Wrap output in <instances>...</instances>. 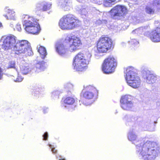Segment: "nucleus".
Wrapping results in <instances>:
<instances>
[{
    "mask_svg": "<svg viewBox=\"0 0 160 160\" xmlns=\"http://www.w3.org/2000/svg\"><path fill=\"white\" fill-rule=\"evenodd\" d=\"M128 140L136 145V153L142 160H154L159 152L160 148L153 142L147 141L144 142L143 139L139 140L133 129L130 130L128 134Z\"/></svg>",
    "mask_w": 160,
    "mask_h": 160,
    "instance_id": "1",
    "label": "nucleus"
},
{
    "mask_svg": "<svg viewBox=\"0 0 160 160\" xmlns=\"http://www.w3.org/2000/svg\"><path fill=\"white\" fill-rule=\"evenodd\" d=\"M4 39L2 48L5 50L11 49L15 54L19 55L25 54L26 56L33 55L30 44L26 40L18 41L16 42V37L13 35L2 37Z\"/></svg>",
    "mask_w": 160,
    "mask_h": 160,
    "instance_id": "2",
    "label": "nucleus"
},
{
    "mask_svg": "<svg viewBox=\"0 0 160 160\" xmlns=\"http://www.w3.org/2000/svg\"><path fill=\"white\" fill-rule=\"evenodd\" d=\"M65 42L67 44H64L61 41H58L55 44L56 51L61 56L65 55L68 51L71 52H75L79 48L82 44L80 38L75 35L67 37Z\"/></svg>",
    "mask_w": 160,
    "mask_h": 160,
    "instance_id": "3",
    "label": "nucleus"
},
{
    "mask_svg": "<svg viewBox=\"0 0 160 160\" xmlns=\"http://www.w3.org/2000/svg\"><path fill=\"white\" fill-rule=\"evenodd\" d=\"M92 55L89 52L85 54L79 53L73 58L72 65L74 70L78 71L85 70L91 60Z\"/></svg>",
    "mask_w": 160,
    "mask_h": 160,
    "instance_id": "4",
    "label": "nucleus"
},
{
    "mask_svg": "<svg viewBox=\"0 0 160 160\" xmlns=\"http://www.w3.org/2000/svg\"><path fill=\"white\" fill-rule=\"evenodd\" d=\"M22 18L23 27L27 32L34 34L39 33L40 30V26L33 17L23 14Z\"/></svg>",
    "mask_w": 160,
    "mask_h": 160,
    "instance_id": "5",
    "label": "nucleus"
},
{
    "mask_svg": "<svg viewBox=\"0 0 160 160\" xmlns=\"http://www.w3.org/2000/svg\"><path fill=\"white\" fill-rule=\"evenodd\" d=\"M136 71V70L133 67H129L127 68L124 72L127 84L134 88H138L141 84L140 78Z\"/></svg>",
    "mask_w": 160,
    "mask_h": 160,
    "instance_id": "6",
    "label": "nucleus"
},
{
    "mask_svg": "<svg viewBox=\"0 0 160 160\" xmlns=\"http://www.w3.org/2000/svg\"><path fill=\"white\" fill-rule=\"evenodd\" d=\"M80 24V21L71 14L64 16L59 22V27L63 30L72 29Z\"/></svg>",
    "mask_w": 160,
    "mask_h": 160,
    "instance_id": "7",
    "label": "nucleus"
},
{
    "mask_svg": "<svg viewBox=\"0 0 160 160\" xmlns=\"http://www.w3.org/2000/svg\"><path fill=\"white\" fill-rule=\"evenodd\" d=\"M117 61L113 56H109L104 61L102 69L104 73H110L113 72L117 66Z\"/></svg>",
    "mask_w": 160,
    "mask_h": 160,
    "instance_id": "8",
    "label": "nucleus"
},
{
    "mask_svg": "<svg viewBox=\"0 0 160 160\" xmlns=\"http://www.w3.org/2000/svg\"><path fill=\"white\" fill-rule=\"evenodd\" d=\"M112 41L110 38L102 37L97 43V50L100 52H106L112 47Z\"/></svg>",
    "mask_w": 160,
    "mask_h": 160,
    "instance_id": "9",
    "label": "nucleus"
},
{
    "mask_svg": "<svg viewBox=\"0 0 160 160\" xmlns=\"http://www.w3.org/2000/svg\"><path fill=\"white\" fill-rule=\"evenodd\" d=\"M120 106L124 110H131L134 107V102L132 96L127 95L122 97L120 100Z\"/></svg>",
    "mask_w": 160,
    "mask_h": 160,
    "instance_id": "10",
    "label": "nucleus"
},
{
    "mask_svg": "<svg viewBox=\"0 0 160 160\" xmlns=\"http://www.w3.org/2000/svg\"><path fill=\"white\" fill-rule=\"evenodd\" d=\"M110 12L113 18L118 19L120 17L126 15L128 13V10L125 6L118 5L112 9Z\"/></svg>",
    "mask_w": 160,
    "mask_h": 160,
    "instance_id": "11",
    "label": "nucleus"
},
{
    "mask_svg": "<svg viewBox=\"0 0 160 160\" xmlns=\"http://www.w3.org/2000/svg\"><path fill=\"white\" fill-rule=\"evenodd\" d=\"M141 70L142 77L146 83L149 84H152L156 82L157 77L152 72L143 67H142Z\"/></svg>",
    "mask_w": 160,
    "mask_h": 160,
    "instance_id": "12",
    "label": "nucleus"
},
{
    "mask_svg": "<svg viewBox=\"0 0 160 160\" xmlns=\"http://www.w3.org/2000/svg\"><path fill=\"white\" fill-rule=\"evenodd\" d=\"M96 91V88L92 86H84L82 91L83 96L86 99H92L94 96L93 93Z\"/></svg>",
    "mask_w": 160,
    "mask_h": 160,
    "instance_id": "13",
    "label": "nucleus"
},
{
    "mask_svg": "<svg viewBox=\"0 0 160 160\" xmlns=\"http://www.w3.org/2000/svg\"><path fill=\"white\" fill-rule=\"evenodd\" d=\"M46 63L42 61H37L35 64L32 66L34 72H39L43 71L46 68Z\"/></svg>",
    "mask_w": 160,
    "mask_h": 160,
    "instance_id": "14",
    "label": "nucleus"
},
{
    "mask_svg": "<svg viewBox=\"0 0 160 160\" xmlns=\"http://www.w3.org/2000/svg\"><path fill=\"white\" fill-rule=\"evenodd\" d=\"M150 39L154 42H160V27H157L152 32L150 36Z\"/></svg>",
    "mask_w": 160,
    "mask_h": 160,
    "instance_id": "15",
    "label": "nucleus"
},
{
    "mask_svg": "<svg viewBox=\"0 0 160 160\" xmlns=\"http://www.w3.org/2000/svg\"><path fill=\"white\" fill-rule=\"evenodd\" d=\"M58 4L64 11H68L71 8V3L69 0H59Z\"/></svg>",
    "mask_w": 160,
    "mask_h": 160,
    "instance_id": "16",
    "label": "nucleus"
},
{
    "mask_svg": "<svg viewBox=\"0 0 160 160\" xmlns=\"http://www.w3.org/2000/svg\"><path fill=\"white\" fill-rule=\"evenodd\" d=\"M75 102V99L72 97H69L61 101V106L62 108H67L69 106L73 104Z\"/></svg>",
    "mask_w": 160,
    "mask_h": 160,
    "instance_id": "17",
    "label": "nucleus"
},
{
    "mask_svg": "<svg viewBox=\"0 0 160 160\" xmlns=\"http://www.w3.org/2000/svg\"><path fill=\"white\" fill-rule=\"evenodd\" d=\"M5 12H7L8 16L6 15L4 16L8 19H11L15 20L17 19V17L15 15V12L12 9H9L8 7H6L4 9Z\"/></svg>",
    "mask_w": 160,
    "mask_h": 160,
    "instance_id": "18",
    "label": "nucleus"
},
{
    "mask_svg": "<svg viewBox=\"0 0 160 160\" xmlns=\"http://www.w3.org/2000/svg\"><path fill=\"white\" fill-rule=\"evenodd\" d=\"M20 72L23 74L26 75L31 72H34L32 67L30 68L29 64L25 63L20 67Z\"/></svg>",
    "mask_w": 160,
    "mask_h": 160,
    "instance_id": "19",
    "label": "nucleus"
},
{
    "mask_svg": "<svg viewBox=\"0 0 160 160\" xmlns=\"http://www.w3.org/2000/svg\"><path fill=\"white\" fill-rule=\"evenodd\" d=\"M145 12L149 15H153L155 13V9L154 6L152 4L148 5L145 8Z\"/></svg>",
    "mask_w": 160,
    "mask_h": 160,
    "instance_id": "20",
    "label": "nucleus"
},
{
    "mask_svg": "<svg viewBox=\"0 0 160 160\" xmlns=\"http://www.w3.org/2000/svg\"><path fill=\"white\" fill-rule=\"evenodd\" d=\"M38 52H39L42 59H44L47 55V53L45 48L42 46H40L38 48Z\"/></svg>",
    "mask_w": 160,
    "mask_h": 160,
    "instance_id": "21",
    "label": "nucleus"
},
{
    "mask_svg": "<svg viewBox=\"0 0 160 160\" xmlns=\"http://www.w3.org/2000/svg\"><path fill=\"white\" fill-rule=\"evenodd\" d=\"M81 14L82 16H83V17L84 18V16L87 17L89 19L91 17V14L88 8L82 9L81 11Z\"/></svg>",
    "mask_w": 160,
    "mask_h": 160,
    "instance_id": "22",
    "label": "nucleus"
},
{
    "mask_svg": "<svg viewBox=\"0 0 160 160\" xmlns=\"http://www.w3.org/2000/svg\"><path fill=\"white\" fill-rule=\"evenodd\" d=\"M146 30V28L145 27H141L133 30L132 32V33L133 34H142Z\"/></svg>",
    "mask_w": 160,
    "mask_h": 160,
    "instance_id": "23",
    "label": "nucleus"
},
{
    "mask_svg": "<svg viewBox=\"0 0 160 160\" xmlns=\"http://www.w3.org/2000/svg\"><path fill=\"white\" fill-rule=\"evenodd\" d=\"M42 2H39L37 3L36 5L35 9L36 11H43V10H45V8L42 7Z\"/></svg>",
    "mask_w": 160,
    "mask_h": 160,
    "instance_id": "24",
    "label": "nucleus"
},
{
    "mask_svg": "<svg viewBox=\"0 0 160 160\" xmlns=\"http://www.w3.org/2000/svg\"><path fill=\"white\" fill-rule=\"evenodd\" d=\"M60 93V92L59 91H53L51 93V97L54 100L57 99L59 98Z\"/></svg>",
    "mask_w": 160,
    "mask_h": 160,
    "instance_id": "25",
    "label": "nucleus"
},
{
    "mask_svg": "<svg viewBox=\"0 0 160 160\" xmlns=\"http://www.w3.org/2000/svg\"><path fill=\"white\" fill-rule=\"evenodd\" d=\"M64 88L67 91L71 92L73 89V85L70 82H67L64 84Z\"/></svg>",
    "mask_w": 160,
    "mask_h": 160,
    "instance_id": "26",
    "label": "nucleus"
},
{
    "mask_svg": "<svg viewBox=\"0 0 160 160\" xmlns=\"http://www.w3.org/2000/svg\"><path fill=\"white\" fill-rule=\"evenodd\" d=\"M15 62L14 61H10L8 64V68H13L15 69L16 71L18 74V72L17 70V68L15 66Z\"/></svg>",
    "mask_w": 160,
    "mask_h": 160,
    "instance_id": "27",
    "label": "nucleus"
},
{
    "mask_svg": "<svg viewBox=\"0 0 160 160\" xmlns=\"http://www.w3.org/2000/svg\"><path fill=\"white\" fill-rule=\"evenodd\" d=\"M116 0H103L104 5L106 7H110L112 2H114Z\"/></svg>",
    "mask_w": 160,
    "mask_h": 160,
    "instance_id": "28",
    "label": "nucleus"
},
{
    "mask_svg": "<svg viewBox=\"0 0 160 160\" xmlns=\"http://www.w3.org/2000/svg\"><path fill=\"white\" fill-rule=\"evenodd\" d=\"M42 3V7L43 8L44 7L46 9L45 10H43V11H46L49 10L51 6V4L48 3L44 2H43Z\"/></svg>",
    "mask_w": 160,
    "mask_h": 160,
    "instance_id": "29",
    "label": "nucleus"
},
{
    "mask_svg": "<svg viewBox=\"0 0 160 160\" xmlns=\"http://www.w3.org/2000/svg\"><path fill=\"white\" fill-rule=\"evenodd\" d=\"M147 129L151 131H153L155 130V125L151 124H149L146 126Z\"/></svg>",
    "mask_w": 160,
    "mask_h": 160,
    "instance_id": "30",
    "label": "nucleus"
},
{
    "mask_svg": "<svg viewBox=\"0 0 160 160\" xmlns=\"http://www.w3.org/2000/svg\"><path fill=\"white\" fill-rule=\"evenodd\" d=\"M129 42L130 44L134 46L137 45L139 44L138 41L134 39H131V40L129 41Z\"/></svg>",
    "mask_w": 160,
    "mask_h": 160,
    "instance_id": "31",
    "label": "nucleus"
},
{
    "mask_svg": "<svg viewBox=\"0 0 160 160\" xmlns=\"http://www.w3.org/2000/svg\"><path fill=\"white\" fill-rule=\"evenodd\" d=\"M48 146L51 148V151L53 154H55L57 152V150H56L53 147V146H52L51 144H49Z\"/></svg>",
    "mask_w": 160,
    "mask_h": 160,
    "instance_id": "32",
    "label": "nucleus"
},
{
    "mask_svg": "<svg viewBox=\"0 0 160 160\" xmlns=\"http://www.w3.org/2000/svg\"><path fill=\"white\" fill-rule=\"evenodd\" d=\"M23 79V78H22L21 76H20L18 74V76L17 78H16V80H14V81L15 82H21Z\"/></svg>",
    "mask_w": 160,
    "mask_h": 160,
    "instance_id": "33",
    "label": "nucleus"
},
{
    "mask_svg": "<svg viewBox=\"0 0 160 160\" xmlns=\"http://www.w3.org/2000/svg\"><path fill=\"white\" fill-rule=\"evenodd\" d=\"M114 26L113 28H112V26H111V28L112 29H113V30L115 31V32H117L120 30V28H118V26L116 25V23L114 24Z\"/></svg>",
    "mask_w": 160,
    "mask_h": 160,
    "instance_id": "34",
    "label": "nucleus"
},
{
    "mask_svg": "<svg viewBox=\"0 0 160 160\" xmlns=\"http://www.w3.org/2000/svg\"><path fill=\"white\" fill-rule=\"evenodd\" d=\"M92 1L95 3L98 4H101L102 2V0H91Z\"/></svg>",
    "mask_w": 160,
    "mask_h": 160,
    "instance_id": "35",
    "label": "nucleus"
},
{
    "mask_svg": "<svg viewBox=\"0 0 160 160\" xmlns=\"http://www.w3.org/2000/svg\"><path fill=\"white\" fill-rule=\"evenodd\" d=\"M107 22V21L105 20L101 21L100 20H97L96 22V24H97L98 25H99L100 24L102 23H105L106 24Z\"/></svg>",
    "mask_w": 160,
    "mask_h": 160,
    "instance_id": "36",
    "label": "nucleus"
},
{
    "mask_svg": "<svg viewBox=\"0 0 160 160\" xmlns=\"http://www.w3.org/2000/svg\"><path fill=\"white\" fill-rule=\"evenodd\" d=\"M43 138V140H46L48 139V132H46L44 133L42 136Z\"/></svg>",
    "mask_w": 160,
    "mask_h": 160,
    "instance_id": "37",
    "label": "nucleus"
},
{
    "mask_svg": "<svg viewBox=\"0 0 160 160\" xmlns=\"http://www.w3.org/2000/svg\"><path fill=\"white\" fill-rule=\"evenodd\" d=\"M16 28L18 31L19 32L21 31L22 29L21 26V24L19 23H17V24Z\"/></svg>",
    "mask_w": 160,
    "mask_h": 160,
    "instance_id": "38",
    "label": "nucleus"
},
{
    "mask_svg": "<svg viewBox=\"0 0 160 160\" xmlns=\"http://www.w3.org/2000/svg\"><path fill=\"white\" fill-rule=\"evenodd\" d=\"M145 21V20L143 18H139L137 20V22L138 23L142 22Z\"/></svg>",
    "mask_w": 160,
    "mask_h": 160,
    "instance_id": "39",
    "label": "nucleus"
},
{
    "mask_svg": "<svg viewBox=\"0 0 160 160\" xmlns=\"http://www.w3.org/2000/svg\"><path fill=\"white\" fill-rule=\"evenodd\" d=\"M3 75V72L1 69V68H0V80H1L2 78V76Z\"/></svg>",
    "mask_w": 160,
    "mask_h": 160,
    "instance_id": "40",
    "label": "nucleus"
},
{
    "mask_svg": "<svg viewBox=\"0 0 160 160\" xmlns=\"http://www.w3.org/2000/svg\"><path fill=\"white\" fill-rule=\"evenodd\" d=\"M48 108H44L43 110V112L44 113H46L47 112H48Z\"/></svg>",
    "mask_w": 160,
    "mask_h": 160,
    "instance_id": "41",
    "label": "nucleus"
},
{
    "mask_svg": "<svg viewBox=\"0 0 160 160\" xmlns=\"http://www.w3.org/2000/svg\"><path fill=\"white\" fill-rule=\"evenodd\" d=\"M160 24V20H156L154 22V24L156 26L158 24Z\"/></svg>",
    "mask_w": 160,
    "mask_h": 160,
    "instance_id": "42",
    "label": "nucleus"
},
{
    "mask_svg": "<svg viewBox=\"0 0 160 160\" xmlns=\"http://www.w3.org/2000/svg\"><path fill=\"white\" fill-rule=\"evenodd\" d=\"M40 93V92H39V91H37L36 93L33 92L32 93V94L34 96H35V93H36L37 94H38L39 93Z\"/></svg>",
    "mask_w": 160,
    "mask_h": 160,
    "instance_id": "43",
    "label": "nucleus"
},
{
    "mask_svg": "<svg viewBox=\"0 0 160 160\" xmlns=\"http://www.w3.org/2000/svg\"><path fill=\"white\" fill-rule=\"evenodd\" d=\"M83 104H84V105H85L86 106H88V105H89L91 104L90 103H87V104H86L85 102H83Z\"/></svg>",
    "mask_w": 160,
    "mask_h": 160,
    "instance_id": "44",
    "label": "nucleus"
},
{
    "mask_svg": "<svg viewBox=\"0 0 160 160\" xmlns=\"http://www.w3.org/2000/svg\"><path fill=\"white\" fill-rule=\"evenodd\" d=\"M60 157V159L59 160H65V159H62L61 156Z\"/></svg>",
    "mask_w": 160,
    "mask_h": 160,
    "instance_id": "45",
    "label": "nucleus"
},
{
    "mask_svg": "<svg viewBox=\"0 0 160 160\" xmlns=\"http://www.w3.org/2000/svg\"><path fill=\"white\" fill-rule=\"evenodd\" d=\"M2 27V23L0 22V28Z\"/></svg>",
    "mask_w": 160,
    "mask_h": 160,
    "instance_id": "46",
    "label": "nucleus"
},
{
    "mask_svg": "<svg viewBox=\"0 0 160 160\" xmlns=\"http://www.w3.org/2000/svg\"><path fill=\"white\" fill-rule=\"evenodd\" d=\"M56 158H58V157H57V156H56Z\"/></svg>",
    "mask_w": 160,
    "mask_h": 160,
    "instance_id": "47",
    "label": "nucleus"
}]
</instances>
